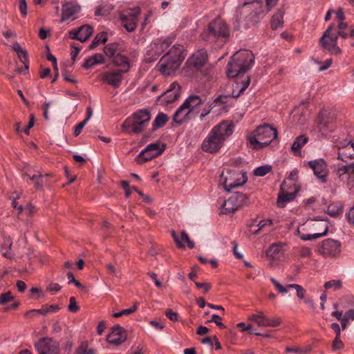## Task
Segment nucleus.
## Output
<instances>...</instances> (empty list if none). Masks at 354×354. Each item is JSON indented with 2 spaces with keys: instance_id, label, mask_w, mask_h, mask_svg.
Returning <instances> with one entry per match:
<instances>
[{
  "instance_id": "f257e3e1",
  "label": "nucleus",
  "mask_w": 354,
  "mask_h": 354,
  "mask_svg": "<svg viewBox=\"0 0 354 354\" xmlns=\"http://www.w3.org/2000/svg\"><path fill=\"white\" fill-rule=\"evenodd\" d=\"M234 125L232 122L224 120L214 126L201 144L203 151L214 153L223 146L226 140L232 135Z\"/></svg>"
},
{
  "instance_id": "f03ea898",
  "label": "nucleus",
  "mask_w": 354,
  "mask_h": 354,
  "mask_svg": "<svg viewBox=\"0 0 354 354\" xmlns=\"http://www.w3.org/2000/svg\"><path fill=\"white\" fill-rule=\"evenodd\" d=\"M185 55L184 47L180 44H175L162 57L156 68L164 75L170 76L179 68Z\"/></svg>"
},
{
  "instance_id": "7ed1b4c3",
  "label": "nucleus",
  "mask_w": 354,
  "mask_h": 354,
  "mask_svg": "<svg viewBox=\"0 0 354 354\" xmlns=\"http://www.w3.org/2000/svg\"><path fill=\"white\" fill-rule=\"evenodd\" d=\"M254 57L250 50H243L234 53L227 64L228 77H236L245 73L254 64Z\"/></svg>"
},
{
  "instance_id": "20e7f679",
  "label": "nucleus",
  "mask_w": 354,
  "mask_h": 354,
  "mask_svg": "<svg viewBox=\"0 0 354 354\" xmlns=\"http://www.w3.org/2000/svg\"><path fill=\"white\" fill-rule=\"evenodd\" d=\"M277 138V129L269 124H265L258 127L249 135L248 140L254 149L259 150L268 146Z\"/></svg>"
},
{
  "instance_id": "39448f33",
  "label": "nucleus",
  "mask_w": 354,
  "mask_h": 354,
  "mask_svg": "<svg viewBox=\"0 0 354 354\" xmlns=\"http://www.w3.org/2000/svg\"><path fill=\"white\" fill-rule=\"evenodd\" d=\"M151 119L147 110H138L127 118L122 125V130L126 133H140L144 131Z\"/></svg>"
},
{
  "instance_id": "423d86ee",
  "label": "nucleus",
  "mask_w": 354,
  "mask_h": 354,
  "mask_svg": "<svg viewBox=\"0 0 354 354\" xmlns=\"http://www.w3.org/2000/svg\"><path fill=\"white\" fill-rule=\"evenodd\" d=\"M248 180L245 172L236 169H223L219 178V185L227 192H232L233 189L241 187Z\"/></svg>"
},
{
  "instance_id": "0eeeda50",
  "label": "nucleus",
  "mask_w": 354,
  "mask_h": 354,
  "mask_svg": "<svg viewBox=\"0 0 354 354\" xmlns=\"http://www.w3.org/2000/svg\"><path fill=\"white\" fill-rule=\"evenodd\" d=\"M339 36L345 39L348 37V34L344 30L336 32L334 26L330 25L320 38V45L324 49L328 50L331 54L339 55L342 52L340 48L337 44Z\"/></svg>"
},
{
  "instance_id": "6e6552de",
  "label": "nucleus",
  "mask_w": 354,
  "mask_h": 354,
  "mask_svg": "<svg viewBox=\"0 0 354 354\" xmlns=\"http://www.w3.org/2000/svg\"><path fill=\"white\" fill-rule=\"evenodd\" d=\"M229 36V28L225 22L220 18L211 21L207 29L201 34L202 39L208 43H214L218 39L227 38Z\"/></svg>"
},
{
  "instance_id": "1a4fd4ad",
  "label": "nucleus",
  "mask_w": 354,
  "mask_h": 354,
  "mask_svg": "<svg viewBox=\"0 0 354 354\" xmlns=\"http://www.w3.org/2000/svg\"><path fill=\"white\" fill-rule=\"evenodd\" d=\"M207 61V50L203 48L198 50L187 59L184 68L185 73L194 75L196 73L202 72V68Z\"/></svg>"
},
{
  "instance_id": "9d476101",
  "label": "nucleus",
  "mask_w": 354,
  "mask_h": 354,
  "mask_svg": "<svg viewBox=\"0 0 354 354\" xmlns=\"http://www.w3.org/2000/svg\"><path fill=\"white\" fill-rule=\"evenodd\" d=\"M335 118L329 111L322 110L317 118V127L322 136H326L334 131Z\"/></svg>"
},
{
  "instance_id": "9b49d317",
  "label": "nucleus",
  "mask_w": 354,
  "mask_h": 354,
  "mask_svg": "<svg viewBox=\"0 0 354 354\" xmlns=\"http://www.w3.org/2000/svg\"><path fill=\"white\" fill-rule=\"evenodd\" d=\"M342 252V243L339 241L326 239L322 241L319 252L325 258H337Z\"/></svg>"
},
{
  "instance_id": "f8f14e48",
  "label": "nucleus",
  "mask_w": 354,
  "mask_h": 354,
  "mask_svg": "<svg viewBox=\"0 0 354 354\" xmlns=\"http://www.w3.org/2000/svg\"><path fill=\"white\" fill-rule=\"evenodd\" d=\"M140 11V8L137 7L124 11L120 15L123 26L128 32H133L136 30Z\"/></svg>"
},
{
  "instance_id": "ddd939ff",
  "label": "nucleus",
  "mask_w": 354,
  "mask_h": 354,
  "mask_svg": "<svg viewBox=\"0 0 354 354\" xmlns=\"http://www.w3.org/2000/svg\"><path fill=\"white\" fill-rule=\"evenodd\" d=\"M247 196L240 192H235L227 200L225 201L221 212L225 214L234 213L239 207L243 205L247 201Z\"/></svg>"
},
{
  "instance_id": "4468645a",
  "label": "nucleus",
  "mask_w": 354,
  "mask_h": 354,
  "mask_svg": "<svg viewBox=\"0 0 354 354\" xmlns=\"http://www.w3.org/2000/svg\"><path fill=\"white\" fill-rule=\"evenodd\" d=\"M307 165L322 183L327 182L329 169L326 162L323 158L310 160L307 162Z\"/></svg>"
},
{
  "instance_id": "2eb2a0df",
  "label": "nucleus",
  "mask_w": 354,
  "mask_h": 354,
  "mask_svg": "<svg viewBox=\"0 0 354 354\" xmlns=\"http://www.w3.org/2000/svg\"><path fill=\"white\" fill-rule=\"evenodd\" d=\"M35 348L39 354H59V344L57 341L44 337L35 344Z\"/></svg>"
},
{
  "instance_id": "dca6fc26",
  "label": "nucleus",
  "mask_w": 354,
  "mask_h": 354,
  "mask_svg": "<svg viewBox=\"0 0 354 354\" xmlns=\"http://www.w3.org/2000/svg\"><path fill=\"white\" fill-rule=\"evenodd\" d=\"M248 320L262 327H277L279 326L281 320L279 317H268L262 311H257L248 317Z\"/></svg>"
},
{
  "instance_id": "f3484780",
  "label": "nucleus",
  "mask_w": 354,
  "mask_h": 354,
  "mask_svg": "<svg viewBox=\"0 0 354 354\" xmlns=\"http://www.w3.org/2000/svg\"><path fill=\"white\" fill-rule=\"evenodd\" d=\"M180 95V85L177 82H173L170 84L169 88L159 97V103L162 105H167L178 100Z\"/></svg>"
},
{
  "instance_id": "a211bd4d",
  "label": "nucleus",
  "mask_w": 354,
  "mask_h": 354,
  "mask_svg": "<svg viewBox=\"0 0 354 354\" xmlns=\"http://www.w3.org/2000/svg\"><path fill=\"white\" fill-rule=\"evenodd\" d=\"M124 73H125V71H122V69H115L104 72L102 74V81L114 88H118L123 80Z\"/></svg>"
},
{
  "instance_id": "6ab92c4d",
  "label": "nucleus",
  "mask_w": 354,
  "mask_h": 354,
  "mask_svg": "<svg viewBox=\"0 0 354 354\" xmlns=\"http://www.w3.org/2000/svg\"><path fill=\"white\" fill-rule=\"evenodd\" d=\"M106 339L111 344L120 345L127 339L126 330L119 324H116L112 328L111 332L107 335Z\"/></svg>"
},
{
  "instance_id": "aec40b11",
  "label": "nucleus",
  "mask_w": 354,
  "mask_h": 354,
  "mask_svg": "<svg viewBox=\"0 0 354 354\" xmlns=\"http://www.w3.org/2000/svg\"><path fill=\"white\" fill-rule=\"evenodd\" d=\"M174 39L175 37L173 36L156 39L150 45L151 50L154 52L153 55L156 57L160 55L174 41Z\"/></svg>"
},
{
  "instance_id": "412c9836",
  "label": "nucleus",
  "mask_w": 354,
  "mask_h": 354,
  "mask_svg": "<svg viewBox=\"0 0 354 354\" xmlns=\"http://www.w3.org/2000/svg\"><path fill=\"white\" fill-rule=\"evenodd\" d=\"M250 83V79L249 77H247L245 80H244L242 82V86H240L238 83L236 84L234 88L232 91L231 95H219L217 97L214 102V103H221L225 104L227 102L226 99L232 96V97H238L241 95V93L248 87Z\"/></svg>"
},
{
  "instance_id": "4be33fe9",
  "label": "nucleus",
  "mask_w": 354,
  "mask_h": 354,
  "mask_svg": "<svg viewBox=\"0 0 354 354\" xmlns=\"http://www.w3.org/2000/svg\"><path fill=\"white\" fill-rule=\"evenodd\" d=\"M92 33L93 28L88 25H84L77 29L71 30L68 34L71 39L84 42L91 37Z\"/></svg>"
},
{
  "instance_id": "5701e85b",
  "label": "nucleus",
  "mask_w": 354,
  "mask_h": 354,
  "mask_svg": "<svg viewBox=\"0 0 354 354\" xmlns=\"http://www.w3.org/2000/svg\"><path fill=\"white\" fill-rule=\"evenodd\" d=\"M203 101L199 95H190L185 101L184 105H186L188 110L192 115L196 117L201 111V105Z\"/></svg>"
},
{
  "instance_id": "b1692460",
  "label": "nucleus",
  "mask_w": 354,
  "mask_h": 354,
  "mask_svg": "<svg viewBox=\"0 0 354 354\" xmlns=\"http://www.w3.org/2000/svg\"><path fill=\"white\" fill-rule=\"evenodd\" d=\"M336 175L340 180L349 183L354 180V164L339 167L336 171Z\"/></svg>"
},
{
  "instance_id": "393cba45",
  "label": "nucleus",
  "mask_w": 354,
  "mask_h": 354,
  "mask_svg": "<svg viewBox=\"0 0 354 354\" xmlns=\"http://www.w3.org/2000/svg\"><path fill=\"white\" fill-rule=\"evenodd\" d=\"M80 10V6L75 3H66L62 6V15L61 22L68 20L71 18L75 19L74 16Z\"/></svg>"
},
{
  "instance_id": "a878e982",
  "label": "nucleus",
  "mask_w": 354,
  "mask_h": 354,
  "mask_svg": "<svg viewBox=\"0 0 354 354\" xmlns=\"http://www.w3.org/2000/svg\"><path fill=\"white\" fill-rule=\"evenodd\" d=\"M194 116L192 115V113L188 110L186 105H184V102L178 107L175 111L173 116V121L178 124H181L186 120H189Z\"/></svg>"
},
{
  "instance_id": "bb28decb",
  "label": "nucleus",
  "mask_w": 354,
  "mask_h": 354,
  "mask_svg": "<svg viewBox=\"0 0 354 354\" xmlns=\"http://www.w3.org/2000/svg\"><path fill=\"white\" fill-rule=\"evenodd\" d=\"M172 237L178 248H185L186 243L189 248L192 249L195 247L194 243L190 240L189 235L185 232H182L179 236L175 231L171 232Z\"/></svg>"
},
{
  "instance_id": "cd10ccee",
  "label": "nucleus",
  "mask_w": 354,
  "mask_h": 354,
  "mask_svg": "<svg viewBox=\"0 0 354 354\" xmlns=\"http://www.w3.org/2000/svg\"><path fill=\"white\" fill-rule=\"evenodd\" d=\"M328 231V227L326 223H324V230L321 232H317L314 234H304L302 233L300 230L299 227H297L296 230L295 234L297 236H299L302 241H311L313 239H317L319 238H321L322 236H324L327 234Z\"/></svg>"
},
{
  "instance_id": "c85d7f7f",
  "label": "nucleus",
  "mask_w": 354,
  "mask_h": 354,
  "mask_svg": "<svg viewBox=\"0 0 354 354\" xmlns=\"http://www.w3.org/2000/svg\"><path fill=\"white\" fill-rule=\"evenodd\" d=\"M28 176L29 179L34 182L35 187L37 189H41L44 185L47 183V178L50 176V174H42L40 171H37L32 176H29L28 174H25Z\"/></svg>"
},
{
  "instance_id": "c756f323",
  "label": "nucleus",
  "mask_w": 354,
  "mask_h": 354,
  "mask_svg": "<svg viewBox=\"0 0 354 354\" xmlns=\"http://www.w3.org/2000/svg\"><path fill=\"white\" fill-rule=\"evenodd\" d=\"M60 310V307L57 304H45L41 306L40 309H32L27 313V315L30 313H38L39 315L46 316L48 314L56 313Z\"/></svg>"
},
{
  "instance_id": "7c9ffc66",
  "label": "nucleus",
  "mask_w": 354,
  "mask_h": 354,
  "mask_svg": "<svg viewBox=\"0 0 354 354\" xmlns=\"http://www.w3.org/2000/svg\"><path fill=\"white\" fill-rule=\"evenodd\" d=\"M105 59L104 55L100 53H96L93 56L88 57L84 64L83 67L86 69L91 68L97 64H101L104 63Z\"/></svg>"
},
{
  "instance_id": "2f4dec72",
  "label": "nucleus",
  "mask_w": 354,
  "mask_h": 354,
  "mask_svg": "<svg viewBox=\"0 0 354 354\" xmlns=\"http://www.w3.org/2000/svg\"><path fill=\"white\" fill-rule=\"evenodd\" d=\"M112 62L116 66L124 68V69L122 70V71H125V73H127L130 68L129 58L127 56L122 55V53L117 54L113 57Z\"/></svg>"
},
{
  "instance_id": "473e14b6",
  "label": "nucleus",
  "mask_w": 354,
  "mask_h": 354,
  "mask_svg": "<svg viewBox=\"0 0 354 354\" xmlns=\"http://www.w3.org/2000/svg\"><path fill=\"white\" fill-rule=\"evenodd\" d=\"M122 51L121 46L117 42L108 44L104 48V53L109 57L113 58L117 54Z\"/></svg>"
},
{
  "instance_id": "72a5a7b5",
  "label": "nucleus",
  "mask_w": 354,
  "mask_h": 354,
  "mask_svg": "<svg viewBox=\"0 0 354 354\" xmlns=\"http://www.w3.org/2000/svg\"><path fill=\"white\" fill-rule=\"evenodd\" d=\"M297 191L295 192H282L279 194L277 198V206L279 207H284L287 203L293 201L296 196Z\"/></svg>"
},
{
  "instance_id": "f704fd0d",
  "label": "nucleus",
  "mask_w": 354,
  "mask_h": 354,
  "mask_svg": "<svg viewBox=\"0 0 354 354\" xmlns=\"http://www.w3.org/2000/svg\"><path fill=\"white\" fill-rule=\"evenodd\" d=\"M308 138L304 135L299 136L293 142L291 149L295 153H299L301 151V149L304 147L308 142Z\"/></svg>"
},
{
  "instance_id": "c9c22d12",
  "label": "nucleus",
  "mask_w": 354,
  "mask_h": 354,
  "mask_svg": "<svg viewBox=\"0 0 354 354\" xmlns=\"http://www.w3.org/2000/svg\"><path fill=\"white\" fill-rule=\"evenodd\" d=\"M284 12L279 10L273 16L271 21V27L273 30L277 29L283 26Z\"/></svg>"
},
{
  "instance_id": "e433bc0d",
  "label": "nucleus",
  "mask_w": 354,
  "mask_h": 354,
  "mask_svg": "<svg viewBox=\"0 0 354 354\" xmlns=\"http://www.w3.org/2000/svg\"><path fill=\"white\" fill-rule=\"evenodd\" d=\"M114 9V6L110 3H104L99 6L95 11L96 16H106Z\"/></svg>"
},
{
  "instance_id": "4c0bfd02",
  "label": "nucleus",
  "mask_w": 354,
  "mask_h": 354,
  "mask_svg": "<svg viewBox=\"0 0 354 354\" xmlns=\"http://www.w3.org/2000/svg\"><path fill=\"white\" fill-rule=\"evenodd\" d=\"M165 147L162 146L160 148V145L158 143H151L147 145L145 149V153L148 151L151 154H153L156 157L160 156L164 151Z\"/></svg>"
},
{
  "instance_id": "58836bf2",
  "label": "nucleus",
  "mask_w": 354,
  "mask_h": 354,
  "mask_svg": "<svg viewBox=\"0 0 354 354\" xmlns=\"http://www.w3.org/2000/svg\"><path fill=\"white\" fill-rule=\"evenodd\" d=\"M168 120V117L163 113H159L155 118L153 123V129L156 130L158 128L163 127Z\"/></svg>"
},
{
  "instance_id": "ea45409f",
  "label": "nucleus",
  "mask_w": 354,
  "mask_h": 354,
  "mask_svg": "<svg viewBox=\"0 0 354 354\" xmlns=\"http://www.w3.org/2000/svg\"><path fill=\"white\" fill-rule=\"evenodd\" d=\"M327 212L331 216H337L343 212V207L339 203H331L328 207Z\"/></svg>"
},
{
  "instance_id": "a19ab883",
  "label": "nucleus",
  "mask_w": 354,
  "mask_h": 354,
  "mask_svg": "<svg viewBox=\"0 0 354 354\" xmlns=\"http://www.w3.org/2000/svg\"><path fill=\"white\" fill-rule=\"evenodd\" d=\"M76 354H95V351L93 348L88 347V342L87 341H83L81 342L80 346L77 347Z\"/></svg>"
},
{
  "instance_id": "79ce46f5",
  "label": "nucleus",
  "mask_w": 354,
  "mask_h": 354,
  "mask_svg": "<svg viewBox=\"0 0 354 354\" xmlns=\"http://www.w3.org/2000/svg\"><path fill=\"white\" fill-rule=\"evenodd\" d=\"M272 224V221L270 219L261 220L257 225V229H252V226L250 227V232L253 234H258L261 230L265 229L266 227H270Z\"/></svg>"
},
{
  "instance_id": "37998d69",
  "label": "nucleus",
  "mask_w": 354,
  "mask_h": 354,
  "mask_svg": "<svg viewBox=\"0 0 354 354\" xmlns=\"http://www.w3.org/2000/svg\"><path fill=\"white\" fill-rule=\"evenodd\" d=\"M107 41V35L106 32H101L95 36L92 41L90 48H95L101 43H105Z\"/></svg>"
},
{
  "instance_id": "c03bdc74",
  "label": "nucleus",
  "mask_w": 354,
  "mask_h": 354,
  "mask_svg": "<svg viewBox=\"0 0 354 354\" xmlns=\"http://www.w3.org/2000/svg\"><path fill=\"white\" fill-rule=\"evenodd\" d=\"M272 170V167L268 165L260 166L254 169V174L257 176H263Z\"/></svg>"
},
{
  "instance_id": "a18cd8bd",
  "label": "nucleus",
  "mask_w": 354,
  "mask_h": 354,
  "mask_svg": "<svg viewBox=\"0 0 354 354\" xmlns=\"http://www.w3.org/2000/svg\"><path fill=\"white\" fill-rule=\"evenodd\" d=\"M288 288H290H290L295 289L296 292H297V296L299 299H303L305 298V295H306V291L301 286H300L299 284L292 283V284H288Z\"/></svg>"
},
{
  "instance_id": "49530a36",
  "label": "nucleus",
  "mask_w": 354,
  "mask_h": 354,
  "mask_svg": "<svg viewBox=\"0 0 354 354\" xmlns=\"http://www.w3.org/2000/svg\"><path fill=\"white\" fill-rule=\"evenodd\" d=\"M342 283L340 280H331L326 281L324 283V288L326 289L333 288L335 290H339L342 288Z\"/></svg>"
},
{
  "instance_id": "de8ad7c7",
  "label": "nucleus",
  "mask_w": 354,
  "mask_h": 354,
  "mask_svg": "<svg viewBox=\"0 0 354 354\" xmlns=\"http://www.w3.org/2000/svg\"><path fill=\"white\" fill-rule=\"evenodd\" d=\"M270 281L274 285V288L279 293H286L290 288H288V285L286 286H282L278 281H277L274 278L270 277Z\"/></svg>"
},
{
  "instance_id": "09e8293b",
  "label": "nucleus",
  "mask_w": 354,
  "mask_h": 354,
  "mask_svg": "<svg viewBox=\"0 0 354 354\" xmlns=\"http://www.w3.org/2000/svg\"><path fill=\"white\" fill-rule=\"evenodd\" d=\"M14 297L10 292L2 293L0 295V304L2 305H4L10 301H12Z\"/></svg>"
},
{
  "instance_id": "8fccbe9b",
  "label": "nucleus",
  "mask_w": 354,
  "mask_h": 354,
  "mask_svg": "<svg viewBox=\"0 0 354 354\" xmlns=\"http://www.w3.org/2000/svg\"><path fill=\"white\" fill-rule=\"evenodd\" d=\"M222 318L216 315V314H213L212 315V318L210 320H209L208 322H214L219 328H225V326L222 323Z\"/></svg>"
},
{
  "instance_id": "3c124183",
  "label": "nucleus",
  "mask_w": 354,
  "mask_h": 354,
  "mask_svg": "<svg viewBox=\"0 0 354 354\" xmlns=\"http://www.w3.org/2000/svg\"><path fill=\"white\" fill-rule=\"evenodd\" d=\"M80 309L77 304L75 298L72 297L70 298L68 310L72 313H76Z\"/></svg>"
},
{
  "instance_id": "603ef678",
  "label": "nucleus",
  "mask_w": 354,
  "mask_h": 354,
  "mask_svg": "<svg viewBox=\"0 0 354 354\" xmlns=\"http://www.w3.org/2000/svg\"><path fill=\"white\" fill-rule=\"evenodd\" d=\"M139 157L144 162H147V161L151 160L152 158H156V156L153 154H151V153H149L148 151H146L145 153V149H143L140 153Z\"/></svg>"
},
{
  "instance_id": "864d4df0",
  "label": "nucleus",
  "mask_w": 354,
  "mask_h": 354,
  "mask_svg": "<svg viewBox=\"0 0 354 354\" xmlns=\"http://www.w3.org/2000/svg\"><path fill=\"white\" fill-rule=\"evenodd\" d=\"M279 252V245L277 243H273L270 245L267 251V254L269 256H274Z\"/></svg>"
},
{
  "instance_id": "5fc2aeb1",
  "label": "nucleus",
  "mask_w": 354,
  "mask_h": 354,
  "mask_svg": "<svg viewBox=\"0 0 354 354\" xmlns=\"http://www.w3.org/2000/svg\"><path fill=\"white\" fill-rule=\"evenodd\" d=\"M236 326L239 328H240L241 331H247L250 334L254 333V332L252 330V324H250L246 325L243 322H240V323L237 324Z\"/></svg>"
},
{
  "instance_id": "6e6d98bb",
  "label": "nucleus",
  "mask_w": 354,
  "mask_h": 354,
  "mask_svg": "<svg viewBox=\"0 0 354 354\" xmlns=\"http://www.w3.org/2000/svg\"><path fill=\"white\" fill-rule=\"evenodd\" d=\"M299 254L301 257H310L312 255V252L308 247H301L299 250Z\"/></svg>"
},
{
  "instance_id": "4d7b16f0",
  "label": "nucleus",
  "mask_w": 354,
  "mask_h": 354,
  "mask_svg": "<svg viewBox=\"0 0 354 354\" xmlns=\"http://www.w3.org/2000/svg\"><path fill=\"white\" fill-rule=\"evenodd\" d=\"M333 350H339L344 347V344L342 341L339 339V336H336L335 339L333 342Z\"/></svg>"
},
{
  "instance_id": "13d9d810",
  "label": "nucleus",
  "mask_w": 354,
  "mask_h": 354,
  "mask_svg": "<svg viewBox=\"0 0 354 354\" xmlns=\"http://www.w3.org/2000/svg\"><path fill=\"white\" fill-rule=\"evenodd\" d=\"M19 8L23 17L27 15V3L26 0H19Z\"/></svg>"
},
{
  "instance_id": "bf43d9fd",
  "label": "nucleus",
  "mask_w": 354,
  "mask_h": 354,
  "mask_svg": "<svg viewBox=\"0 0 354 354\" xmlns=\"http://www.w3.org/2000/svg\"><path fill=\"white\" fill-rule=\"evenodd\" d=\"M165 315L171 321L176 322L178 320V313L173 311L171 309H167L165 312Z\"/></svg>"
},
{
  "instance_id": "052dcab7",
  "label": "nucleus",
  "mask_w": 354,
  "mask_h": 354,
  "mask_svg": "<svg viewBox=\"0 0 354 354\" xmlns=\"http://www.w3.org/2000/svg\"><path fill=\"white\" fill-rule=\"evenodd\" d=\"M195 285L196 288L198 289L203 288L204 290V293L207 292L211 288V285L207 283L195 282Z\"/></svg>"
},
{
  "instance_id": "680f3d73",
  "label": "nucleus",
  "mask_w": 354,
  "mask_h": 354,
  "mask_svg": "<svg viewBox=\"0 0 354 354\" xmlns=\"http://www.w3.org/2000/svg\"><path fill=\"white\" fill-rule=\"evenodd\" d=\"M86 123H87V122H86V121L84 120L82 122H80V123H79V124L75 127V131H74V135H75V136H79V135L81 133V132H82V131L83 128L84 127V126L86 125Z\"/></svg>"
},
{
  "instance_id": "e2e57ef3",
  "label": "nucleus",
  "mask_w": 354,
  "mask_h": 354,
  "mask_svg": "<svg viewBox=\"0 0 354 354\" xmlns=\"http://www.w3.org/2000/svg\"><path fill=\"white\" fill-rule=\"evenodd\" d=\"M34 123H35V118H34V115L33 114H31L30 115V121L28 122L26 127L25 128V129L24 130V132L26 135H29V130L30 129H31L33 125H34Z\"/></svg>"
},
{
  "instance_id": "0e129e2a",
  "label": "nucleus",
  "mask_w": 354,
  "mask_h": 354,
  "mask_svg": "<svg viewBox=\"0 0 354 354\" xmlns=\"http://www.w3.org/2000/svg\"><path fill=\"white\" fill-rule=\"evenodd\" d=\"M137 309H138V303H135L134 305L131 308L121 310L122 315L123 316V315H130V314L136 312L137 310Z\"/></svg>"
},
{
  "instance_id": "69168bd1",
  "label": "nucleus",
  "mask_w": 354,
  "mask_h": 354,
  "mask_svg": "<svg viewBox=\"0 0 354 354\" xmlns=\"http://www.w3.org/2000/svg\"><path fill=\"white\" fill-rule=\"evenodd\" d=\"M61 290V286L57 283H51L47 287V290L50 292H57Z\"/></svg>"
},
{
  "instance_id": "338daca9",
  "label": "nucleus",
  "mask_w": 354,
  "mask_h": 354,
  "mask_svg": "<svg viewBox=\"0 0 354 354\" xmlns=\"http://www.w3.org/2000/svg\"><path fill=\"white\" fill-rule=\"evenodd\" d=\"M17 55L24 64H26L28 62V55L26 50H21V53L19 52Z\"/></svg>"
},
{
  "instance_id": "774afa93",
  "label": "nucleus",
  "mask_w": 354,
  "mask_h": 354,
  "mask_svg": "<svg viewBox=\"0 0 354 354\" xmlns=\"http://www.w3.org/2000/svg\"><path fill=\"white\" fill-rule=\"evenodd\" d=\"M17 288L19 292H23L26 289V283L21 280H18L16 283Z\"/></svg>"
}]
</instances>
